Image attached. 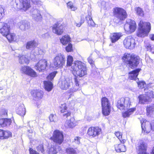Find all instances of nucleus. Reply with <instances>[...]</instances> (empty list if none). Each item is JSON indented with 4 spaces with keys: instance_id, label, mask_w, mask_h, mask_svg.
Listing matches in <instances>:
<instances>
[{
    "instance_id": "bf43d9fd",
    "label": "nucleus",
    "mask_w": 154,
    "mask_h": 154,
    "mask_svg": "<svg viewBox=\"0 0 154 154\" xmlns=\"http://www.w3.org/2000/svg\"><path fill=\"white\" fill-rule=\"evenodd\" d=\"M54 115L53 114H51L49 116V119L51 122H53L54 121Z\"/></svg>"
},
{
    "instance_id": "09e8293b",
    "label": "nucleus",
    "mask_w": 154,
    "mask_h": 154,
    "mask_svg": "<svg viewBox=\"0 0 154 154\" xmlns=\"http://www.w3.org/2000/svg\"><path fill=\"white\" fill-rule=\"evenodd\" d=\"M36 149L38 151H41L42 153H44L45 150L43 144H41L37 146Z\"/></svg>"
},
{
    "instance_id": "c756f323",
    "label": "nucleus",
    "mask_w": 154,
    "mask_h": 154,
    "mask_svg": "<svg viewBox=\"0 0 154 154\" xmlns=\"http://www.w3.org/2000/svg\"><path fill=\"white\" fill-rule=\"evenodd\" d=\"M114 134L116 137L119 140L121 143L124 144L126 142L127 139L126 137H122V133L119 131H117L115 132Z\"/></svg>"
},
{
    "instance_id": "5701e85b",
    "label": "nucleus",
    "mask_w": 154,
    "mask_h": 154,
    "mask_svg": "<svg viewBox=\"0 0 154 154\" xmlns=\"http://www.w3.org/2000/svg\"><path fill=\"white\" fill-rule=\"evenodd\" d=\"M12 122L11 118H2L0 119V126L4 128L9 126Z\"/></svg>"
},
{
    "instance_id": "de8ad7c7",
    "label": "nucleus",
    "mask_w": 154,
    "mask_h": 154,
    "mask_svg": "<svg viewBox=\"0 0 154 154\" xmlns=\"http://www.w3.org/2000/svg\"><path fill=\"white\" fill-rule=\"evenodd\" d=\"M138 87L140 89L143 88L146 85L145 82L144 81H140L137 82Z\"/></svg>"
},
{
    "instance_id": "72a5a7b5",
    "label": "nucleus",
    "mask_w": 154,
    "mask_h": 154,
    "mask_svg": "<svg viewBox=\"0 0 154 154\" xmlns=\"http://www.w3.org/2000/svg\"><path fill=\"white\" fill-rule=\"evenodd\" d=\"M136 108L133 107L128 109L127 111L123 112L122 113V116L124 118L129 117L135 110Z\"/></svg>"
},
{
    "instance_id": "c03bdc74",
    "label": "nucleus",
    "mask_w": 154,
    "mask_h": 154,
    "mask_svg": "<svg viewBox=\"0 0 154 154\" xmlns=\"http://www.w3.org/2000/svg\"><path fill=\"white\" fill-rule=\"evenodd\" d=\"M66 151L68 154H77L76 151L72 148L68 147L66 148Z\"/></svg>"
},
{
    "instance_id": "20e7f679",
    "label": "nucleus",
    "mask_w": 154,
    "mask_h": 154,
    "mask_svg": "<svg viewBox=\"0 0 154 154\" xmlns=\"http://www.w3.org/2000/svg\"><path fill=\"white\" fill-rule=\"evenodd\" d=\"M113 16L116 19H114V21L116 23L121 22L128 17V14L126 11L123 8L116 7L114 8L112 10Z\"/></svg>"
},
{
    "instance_id": "423d86ee",
    "label": "nucleus",
    "mask_w": 154,
    "mask_h": 154,
    "mask_svg": "<svg viewBox=\"0 0 154 154\" xmlns=\"http://www.w3.org/2000/svg\"><path fill=\"white\" fill-rule=\"evenodd\" d=\"M50 139L57 144H61L64 141V136L63 132L57 129L54 130L52 135L50 138Z\"/></svg>"
},
{
    "instance_id": "7c9ffc66",
    "label": "nucleus",
    "mask_w": 154,
    "mask_h": 154,
    "mask_svg": "<svg viewBox=\"0 0 154 154\" xmlns=\"http://www.w3.org/2000/svg\"><path fill=\"white\" fill-rule=\"evenodd\" d=\"M16 112L17 114L24 116L26 113L25 108L23 104H20L16 109Z\"/></svg>"
},
{
    "instance_id": "f8f14e48",
    "label": "nucleus",
    "mask_w": 154,
    "mask_h": 154,
    "mask_svg": "<svg viewBox=\"0 0 154 154\" xmlns=\"http://www.w3.org/2000/svg\"><path fill=\"white\" fill-rule=\"evenodd\" d=\"M48 66L47 60L45 59H42L39 60L34 67L36 71L40 72L46 70Z\"/></svg>"
},
{
    "instance_id": "4c0bfd02",
    "label": "nucleus",
    "mask_w": 154,
    "mask_h": 154,
    "mask_svg": "<svg viewBox=\"0 0 154 154\" xmlns=\"http://www.w3.org/2000/svg\"><path fill=\"white\" fill-rule=\"evenodd\" d=\"M76 121L74 119H71L67 123V126L69 128H72L76 125Z\"/></svg>"
},
{
    "instance_id": "cd10ccee",
    "label": "nucleus",
    "mask_w": 154,
    "mask_h": 154,
    "mask_svg": "<svg viewBox=\"0 0 154 154\" xmlns=\"http://www.w3.org/2000/svg\"><path fill=\"white\" fill-rule=\"evenodd\" d=\"M38 45V43L34 40L27 42L26 45V48L27 49H34Z\"/></svg>"
},
{
    "instance_id": "5fc2aeb1",
    "label": "nucleus",
    "mask_w": 154,
    "mask_h": 154,
    "mask_svg": "<svg viewBox=\"0 0 154 154\" xmlns=\"http://www.w3.org/2000/svg\"><path fill=\"white\" fill-rule=\"evenodd\" d=\"M26 26H28L27 23H22L20 25V28L21 30H25L26 29Z\"/></svg>"
},
{
    "instance_id": "aec40b11",
    "label": "nucleus",
    "mask_w": 154,
    "mask_h": 154,
    "mask_svg": "<svg viewBox=\"0 0 154 154\" xmlns=\"http://www.w3.org/2000/svg\"><path fill=\"white\" fill-rule=\"evenodd\" d=\"M18 57L19 62L21 64L28 65L30 63V59L26 55L19 54Z\"/></svg>"
},
{
    "instance_id": "6ab92c4d",
    "label": "nucleus",
    "mask_w": 154,
    "mask_h": 154,
    "mask_svg": "<svg viewBox=\"0 0 154 154\" xmlns=\"http://www.w3.org/2000/svg\"><path fill=\"white\" fill-rule=\"evenodd\" d=\"M31 94L32 96L35 98L37 100H38L43 98L44 93L41 90L35 89L32 90Z\"/></svg>"
},
{
    "instance_id": "6e6552de",
    "label": "nucleus",
    "mask_w": 154,
    "mask_h": 154,
    "mask_svg": "<svg viewBox=\"0 0 154 154\" xmlns=\"http://www.w3.org/2000/svg\"><path fill=\"white\" fill-rule=\"evenodd\" d=\"M101 104L102 107V112L105 116L109 115L111 111V106L110 102L108 99L103 97L101 99Z\"/></svg>"
},
{
    "instance_id": "9d476101",
    "label": "nucleus",
    "mask_w": 154,
    "mask_h": 154,
    "mask_svg": "<svg viewBox=\"0 0 154 154\" xmlns=\"http://www.w3.org/2000/svg\"><path fill=\"white\" fill-rule=\"evenodd\" d=\"M102 130L99 126H91L89 127L87 132V135L89 137L94 138L98 136L102 133Z\"/></svg>"
},
{
    "instance_id": "e2e57ef3",
    "label": "nucleus",
    "mask_w": 154,
    "mask_h": 154,
    "mask_svg": "<svg viewBox=\"0 0 154 154\" xmlns=\"http://www.w3.org/2000/svg\"><path fill=\"white\" fill-rule=\"evenodd\" d=\"M80 138L79 137H76L75 138L74 140H77L78 141H79Z\"/></svg>"
},
{
    "instance_id": "a18cd8bd",
    "label": "nucleus",
    "mask_w": 154,
    "mask_h": 154,
    "mask_svg": "<svg viewBox=\"0 0 154 154\" xmlns=\"http://www.w3.org/2000/svg\"><path fill=\"white\" fill-rule=\"evenodd\" d=\"M68 45L65 47V50L67 52H71L73 51V45L71 43H69Z\"/></svg>"
},
{
    "instance_id": "f03ea898",
    "label": "nucleus",
    "mask_w": 154,
    "mask_h": 154,
    "mask_svg": "<svg viewBox=\"0 0 154 154\" xmlns=\"http://www.w3.org/2000/svg\"><path fill=\"white\" fill-rule=\"evenodd\" d=\"M88 69L86 64L79 60L75 61L71 66L70 70L74 76L82 77L87 74Z\"/></svg>"
},
{
    "instance_id": "0eeeda50",
    "label": "nucleus",
    "mask_w": 154,
    "mask_h": 154,
    "mask_svg": "<svg viewBox=\"0 0 154 154\" xmlns=\"http://www.w3.org/2000/svg\"><path fill=\"white\" fill-rule=\"evenodd\" d=\"M136 149L137 154H154V146L149 154L147 152V144L143 141L141 140L138 143Z\"/></svg>"
},
{
    "instance_id": "f704fd0d",
    "label": "nucleus",
    "mask_w": 154,
    "mask_h": 154,
    "mask_svg": "<svg viewBox=\"0 0 154 154\" xmlns=\"http://www.w3.org/2000/svg\"><path fill=\"white\" fill-rule=\"evenodd\" d=\"M44 88L48 91H51L53 87V84L50 81H45L44 82Z\"/></svg>"
},
{
    "instance_id": "13d9d810",
    "label": "nucleus",
    "mask_w": 154,
    "mask_h": 154,
    "mask_svg": "<svg viewBox=\"0 0 154 154\" xmlns=\"http://www.w3.org/2000/svg\"><path fill=\"white\" fill-rule=\"evenodd\" d=\"M153 45H151L150 44H148L145 46L146 50L150 51L151 49H152Z\"/></svg>"
},
{
    "instance_id": "a211bd4d",
    "label": "nucleus",
    "mask_w": 154,
    "mask_h": 154,
    "mask_svg": "<svg viewBox=\"0 0 154 154\" xmlns=\"http://www.w3.org/2000/svg\"><path fill=\"white\" fill-rule=\"evenodd\" d=\"M0 23L2 27L0 29V33L4 36L10 32V26L7 23L4 22H1Z\"/></svg>"
},
{
    "instance_id": "e433bc0d",
    "label": "nucleus",
    "mask_w": 154,
    "mask_h": 154,
    "mask_svg": "<svg viewBox=\"0 0 154 154\" xmlns=\"http://www.w3.org/2000/svg\"><path fill=\"white\" fill-rule=\"evenodd\" d=\"M145 95L149 102L152 101L154 99V92L152 91H150L146 93Z\"/></svg>"
},
{
    "instance_id": "9b49d317",
    "label": "nucleus",
    "mask_w": 154,
    "mask_h": 154,
    "mask_svg": "<svg viewBox=\"0 0 154 154\" xmlns=\"http://www.w3.org/2000/svg\"><path fill=\"white\" fill-rule=\"evenodd\" d=\"M20 71L22 73L31 77L35 78L38 76L37 72L30 66L25 65L21 67Z\"/></svg>"
},
{
    "instance_id": "79ce46f5",
    "label": "nucleus",
    "mask_w": 154,
    "mask_h": 154,
    "mask_svg": "<svg viewBox=\"0 0 154 154\" xmlns=\"http://www.w3.org/2000/svg\"><path fill=\"white\" fill-rule=\"evenodd\" d=\"M136 13L139 16L143 17L144 15V11L140 7H138L135 9Z\"/></svg>"
},
{
    "instance_id": "6e6d98bb",
    "label": "nucleus",
    "mask_w": 154,
    "mask_h": 154,
    "mask_svg": "<svg viewBox=\"0 0 154 154\" xmlns=\"http://www.w3.org/2000/svg\"><path fill=\"white\" fill-rule=\"evenodd\" d=\"M88 61L92 67H93L94 66H95V65L94 64V62L92 58H89L88 59Z\"/></svg>"
},
{
    "instance_id": "7ed1b4c3",
    "label": "nucleus",
    "mask_w": 154,
    "mask_h": 154,
    "mask_svg": "<svg viewBox=\"0 0 154 154\" xmlns=\"http://www.w3.org/2000/svg\"><path fill=\"white\" fill-rule=\"evenodd\" d=\"M151 29V24L149 22L141 20L138 23V27L136 32V36L139 37L143 38L148 35Z\"/></svg>"
},
{
    "instance_id": "4d7b16f0",
    "label": "nucleus",
    "mask_w": 154,
    "mask_h": 154,
    "mask_svg": "<svg viewBox=\"0 0 154 154\" xmlns=\"http://www.w3.org/2000/svg\"><path fill=\"white\" fill-rule=\"evenodd\" d=\"M75 77L74 78V82L75 84V85L76 86H77L78 87H79V80L77 79V76L76 75V76H75Z\"/></svg>"
},
{
    "instance_id": "680f3d73",
    "label": "nucleus",
    "mask_w": 154,
    "mask_h": 154,
    "mask_svg": "<svg viewBox=\"0 0 154 154\" xmlns=\"http://www.w3.org/2000/svg\"><path fill=\"white\" fill-rule=\"evenodd\" d=\"M152 54H154V46H152V48L150 51Z\"/></svg>"
},
{
    "instance_id": "c85d7f7f",
    "label": "nucleus",
    "mask_w": 154,
    "mask_h": 154,
    "mask_svg": "<svg viewBox=\"0 0 154 154\" xmlns=\"http://www.w3.org/2000/svg\"><path fill=\"white\" fill-rule=\"evenodd\" d=\"M138 103L141 104H148L149 102L145 94H140L138 96Z\"/></svg>"
},
{
    "instance_id": "864d4df0",
    "label": "nucleus",
    "mask_w": 154,
    "mask_h": 154,
    "mask_svg": "<svg viewBox=\"0 0 154 154\" xmlns=\"http://www.w3.org/2000/svg\"><path fill=\"white\" fill-rule=\"evenodd\" d=\"M29 154H40L37 151L31 148L29 149Z\"/></svg>"
},
{
    "instance_id": "1a4fd4ad",
    "label": "nucleus",
    "mask_w": 154,
    "mask_h": 154,
    "mask_svg": "<svg viewBox=\"0 0 154 154\" xmlns=\"http://www.w3.org/2000/svg\"><path fill=\"white\" fill-rule=\"evenodd\" d=\"M66 59L64 56L61 54H58L53 59V67L58 69H61L64 66Z\"/></svg>"
},
{
    "instance_id": "412c9836",
    "label": "nucleus",
    "mask_w": 154,
    "mask_h": 154,
    "mask_svg": "<svg viewBox=\"0 0 154 154\" xmlns=\"http://www.w3.org/2000/svg\"><path fill=\"white\" fill-rule=\"evenodd\" d=\"M72 83V79L67 78L62 81L60 86V88L63 90H66L69 88Z\"/></svg>"
},
{
    "instance_id": "4be33fe9",
    "label": "nucleus",
    "mask_w": 154,
    "mask_h": 154,
    "mask_svg": "<svg viewBox=\"0 0 154 154\" xmlns=\"http://www.w3.org/2000/svg\"><path fill=\"white\" fill-rule=\"evenodd\" d=\"M122 36L123 35L122 32H113L111 34L109 39L111 42L114 43L120 39Z\"/></svg>"
},
{
    "instance_id": "4468645a",
    "label": "nucleus",
    "mask_w": 154,
    "mask_h": 154,
    "mask_svg": "<svg viewBox=\"0 0 154 154\" xmlns=\"http://www.w3.org/2000/svg\"><path fill=\"white\" fill-rule=\"evenodd\" d=\"M62 24H60L59 21L57 22L52 27L53 32L57 35H61L64 32L63 27Z\"/></svg>"
},
{
    "instance_id": "58836bf2",
    "label": "nucleus",
    "mask_w": 154,
    "mask_h": 154,
    "mask_svg": "<svg viewBox=\"0 0 154 154\" xmlns=\"http://www.w3.org/2000/svg\"><path fill=\"white\" fill-rule=\"evenodd\" d=\"M85 18L87 20V23L89 26L91 27L95 26V24L91 16L88 15L86 16Z\"/></svg>"
},
{
    "instance_id": "774afa93",
    "label": "nucleus",
    "mask_w": 154,
    "mask_h": 154,
    "mask_svg": "<svg viewBox=\"0 0 154 154\" xmlns=\"http://www.w3.org/2000/svg\"><path fill=\"white\" fill-rule=\"evenodd\" d=\"M58 147L59 148H60V146H58Z\"/></svg>"
},
{
    "instance_id": "b1692460",
    "label": "nucleus",
    "mask_w": 154,
    "mask_h": 154,
    "mask_svg": "<svg viewBox=\"0 0 154 154\" xmlns=\"http://www.w3.org/2000/svg\"><path fill=\"white\" fill-rule=\"evenodd\" d=\"M20 3V10L26 11L30 7V3L28 0H19Z\"/></svg>"
},
{
    "instance_id": "052dcab7",
    "label": "nucleus",
    "mask_w": 154,
    "mask_h": 154,
    "mask_svg": "<svg viewBox=\"0 0 154 154\" xmlns=\"http://www.w3.org/2000/svg\"><path fill=\"white\" fill-rule=\"evenodd\" d=\"M34 4H37L38 2V0H31Z\"/></svg>"
},
{
    "instance_id": "2eb2a0df",
    "label": "nucleus",
    "mask_w": 154,
    "mask_h": 154,
    "mask_svg": "<svg viewBox=\"0 0 154 154\" xmlns=\"http://www.w3.org/2000/svg\"><path fill=\"white\" fill-rule=\"evenodd\" d=\"M60 112L63 114V116L65 119H67L70 116L71 112L67 110L68 107L66 103L62 104L60 106Z\"/></svg>"
},
{
    "instance_id": "ea45409f",
    "label": "nucleus",
    "mask_w": 154,
    "mask_h": 154,
    "mask_svg": "<svg viewBox=\"0 0 154 154\" xmlns=\"http://www.w3.org/2000/svg\"><path fill=\"white\" fill-rule=\"evenodd\" d=\"M58 153L57 148L55 146L51 145L48 149V154H56Z\"/></svg>"
},
{
    "instance_id": "39448f33",
    "label": "nucleus",
    "mask_w": 154,
    "mask_h": 154,
    "mask_svg": "<svg viewBox=\"0 0 154 154\" xmlns=\"http://www.w3.org/2000/svg\"><path fill=\"white\" fill-rule=\"evenodd\" d=\"M142 132L144 134L149 133L151 130L154 132V121L150 122L143 119L140 120Z\"/></svg>"
},
{
    "instance_id": "393cba45",
    "label": "nucleus",
    "mask_w": 154,
    "mask_h": 154,
    "mask_svg": "<svg viewBox=\"0 0 154 154\" xmlns=\"http://www.w3.org/2000/svg\"><path fill=\"white\" fill-rule=\"evenodd\" d=\"M60 42L63 45H66L71 42V38L68 34L63 35L60 39Z\"/></svg>"
},
{
    "instance_id": "69168bd1",
    "label": "nucleus",
    "mask_w": 154,
    "mask_h": 154,
    "mask_svg": "<svg viewBox=\"0 0 154 154\" xmlns=\"http://www.w3.org/2000/svg\"><path fill=\"white\" fill-rule=\"evenodd\" d=\"M152 2L154 3V0H152Z\"/></svg>"
},
{
    "instance_id": "473e14b6",
    "label": "nucleus",
    "mask_w": 154,
    "mask_h": 154,
    "mask_svg": "<svg viewBox=\"0 0 154 154\" xmlns=\"http://www.w3.org/2000/svg\"><path fill=\"white\" fill-rule=\"evenodd\" d=\"M146 115L147 116L150 117L154 113V105L147 106L146 108Z\"/></svg>"
},
{
    "instance_id": "dca6fc26",
    "label": "nucleus",
    "mask_w": 154,
    "mask_h": 154,
    "mask_svg": "<svg viewBox=\"0 0 154 154\" xmlns=\"http://www.w3.org/2000/svg\"><path fill=\"white\" fill-rule=\"evenodd\" d=\"M12 137V133L8 130L0 129V139L6 140Z\"/></svg>"
},
{
    "instance_id": "603ef678",
    "label": "nucleus",
    "mask_w": 154,
    "mask_h": 154,
    "mask_svg": "<svg viewBox=\"0 0 154 154\" xmlns=\"http://www.w3.org/2000/svg\"><path fill=\"white\" fill-rule=\"evenodd\" d=\"M7 110L6 109H2L0 112V115L1 116H7Z\"/></svg>"
},
{
    "instance_id": "f257e3e1",
    "label": "nucleus",
    "mask_w": 154,
    "mask_h": 154,
    "mask_svg": "<svg viewBox=\"0 0 154 154\" xmlns=\"http://www.w3.org/2000/svg\"><path fill=\"white\" fill-rule=\"evenodd\" d=\"M121 59L125 65L131 69L137 67L141 61V59L138 55L127 52L123 55Z\"/></svg>"
},
{
    "instance_id": "ddd939ff",
    "label": "nucleus",
    "mask_w": 154,
    "mask_h": 154,
    "mask_svg": "<svg viewBox=\"0 0 154 154\" xmlns=\"http://www.w3.org/2000/svg\"><path fill=\"white\" fill-rule=\"evenodd\" d=\"M123 44L126 49H131L135 45L134 39L131 36H128L123 40Z\"/></svg>"
},
{
    "instance_id": "0e129e2a",
    "label": "nucleus",
    "mask_w": 154,
    "mask_h": 154,
    "mask_svg": "<svg viewBox=\"0 0 154 154\" xmlns=\"http://www.w3.org/2000/svg\"><path fill=\"white\" fill-rule=\"evenodd\" d=\"M150 38L151 40L154 41V34H152L151 35Z\"/></svg>"
},
{
    "instance_id": "a878e982",
    "label": "nucleus",
    "mask_w": 154,
    "mask_h": 154,
    "mask_svg": "<svg viewBox=\"0 0 154 154\" xmlns=\"http://www.w3.org/2000/svg\"><path fill=\"white\" fill-rule=\"evenodd\" d=\"M122 143L116 144L114 145L115 150L117 152H124L126 150L125 146Z\"/></svg>"
},
{
    "instance_id": "338daca9",
    "label": "nucleus",
    "mask_w": 154,
    "mask_h": 154,
    "mask_svg": "<svg viewBox=\"0 0 154 154\" xmlns=\"http://www.w3.org/2000/svg\"><path fill=\"white\" fill-rule=\"evenodd\" d=\"M2 89V88L0 87V90Z\"/></svg>"
},
{
    "instance_id": "a19ab883",
    "label": "nucleus",
    "mask_w": 154,
    "mask_h": 154,
    "mask_svg": "<svg viewBox=\"0 0 154 154\" xmlns=\"http://www.w3.org/2000/svg\"><path fill=\"white\" fill-rule=\"evenodd\" d=\"M67 8L70 9L71 11H75L77 8L74 4L71 1H69L66 3Z\"/></svg>"
},
{
    "instance_id": "8fccbe9b",
    "label": "nucleus",
    "mask_w": 154,
    "mask_h": 154,
    "mask_svg": "<svg viewBox=\"0 0 154 154\" xmlns=\"http://www.w3.org/2000/svg\"><path fill=\"white\" fill-rule=\"evenodd\" d=\"M85 21L84 17H81L80 22L78 23H76V26L77 27H79L84 23Z\"/></svg>"
},
{
    "instance_id": "3c124183",
    "label": "nucleus",
    "mask_w": 154,
    "mask_h": 154,
    "mask_svg": "<svg viewBox=\"0 0 154 154\" xmlns=\"http://www.w3.org/2000/svg\"><path fill=\"white\" fill-rule=\"evenodd\" d=\"M4 15V9L2 6H0V20L2 19Z\"/></svg>"
},
{
    "instance_id": "37998d69",
    "label": "nucleus",
    "mask_w": 154,
    "mask_h": 154,
    "mask_svg": "<svg viewBox=\"0 0 154 154\" xmlns=\"http://www.w3.org/2000/svg\"><path fill=\"white\" fill-rule=\"evenodd\" d=\"M73 58L71 56L68 55L67 58L66 66H71L73 62Z\"/></svg>"
},
{
    "instance_id": "c9c22d12",
    "label": "nucleus",
    "mask_w": 154,
    "mask_h": 154,
    "mask_svg": "<svg viewBox=\"0 0 154 154\" xmlns=\"http://www.w3.org/2000/svg\"><path fill=\"white\" fill-rule=\"evenodd\" d=\"M125 101L124 98H121L118 100L117 102L116 106L121 110H125Z\"/></svg>"
},
{
    "instance_id": "f3484780",
    "label": "nucleus",
    "mask_w": 154,
    "mask_h": 154,
    "mask_svg": "<svg viewBox=\"0 0 154 154\" xmlns=\"http://www.w3.org/2000/svg\"><path fill=\"white\" fill-rule=\"evenodd\" d=\"M141 70L140 68H137L133 70L128 72V78L130 80H136Z\"/></svg>"
},
{
    "instance_id": "bb28decb",
    "label": "nucleus",
    "mask_w": 154,
    "mask_h": 154,
    "mask_svg": "<svg viewBox=\"0 0 154 154\" xmlns=\"http://www.w3.org/2000/svg\"><path fill=\"white\" fill-rule=\"evenodd\" d=\"M129 26L128 30L125 29V31L131 33L134 32L137 28V25L135 22L133 20H131L128 24Z\"/></svg>"
},
{
    "instance_id": "2f4dec72",
    "label": "nucleus",
    "mask_w": 154,
    "mask_h": 154,
    "mask_svg": "<svg viewBox=\"0 0 154 154\" xmlns=\"http://www.w3.org/2000/svg\"><path fill=\"white\" fill-rule=\"evenodd\" d=\"M4 37L8 39V41L11 43L14 41L16 38V36L15 33L11 32H10L7 34Z\"/></svg>"
},
{
    "instance_id": "49530a36",
    "label": "nucleus",
    "mask_w": 154,
    "mask_h": 154,
    "mask_svg": "<svg viewBox=\"0 0 154 154\" xmlns=\"http://www.w3.org/2000/svg\"><path fill=\"white\" fill-rule=\"evenodd\" d=\"M57 72L56 71L52 72L47 76V79L48 80H52L54 79V78L56 76Z\"/></svg>"
}]
</instances>
